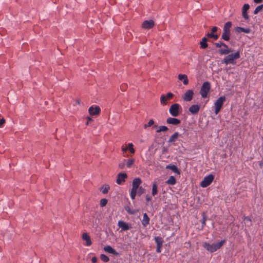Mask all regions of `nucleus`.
Wrapping results in <instances>:
<instances>
[{
  "label": "nucleus",
  "mask_w": 263,
  "mask_h": 263,
  "mask_svg": "<svg viewBox=\"0 0 263 263\" xmlns=\"http://www.w3.org/2000/svg\"><path fill=\"white\" fill-rule=\"evenodd\" d=\"M217 30H218V28L216 26H214L212 28L211 31L213 33H215V32H216L217 31Z\"/></svg>",
  "instance_id": "obj_45"
},
{
  "label": "nucleus",
  "mask_w": 263,
  "mask_h": 263,
  "mask_svg": "<svg viewBox=\"0 0 263 263\" xmlns=\"http://www.w3.org/2000/svg\"><path fill=\"white\" fill-rule=\"evenodd\" d=\"M232 23L231 22H227L224 25L221 39L226 41H228L230 39V29Z\"/></svg>",
  "instance_id": "obj_4"
},
{
  "label": "nucleus",
  "mask_w": 263,
  "mask_h": 263,
  "mask_svg": "<svg viewBox=\"0 0 263 263\" xmlns=\"http://www.w3.org/2000/svg\"><path fill=\"white\" fill-rule=\"evenodd\" d=\"M82 238L83 240L86 241L85 243L84 244V246H90L91 245L92 242L91 240L90 237L87 233H83L82 235Z\"/></svg>",
  "instance_id": "obj_16"
},
{
  "label": "nucleus",
  "mask_w": 263,
  "mask_h": 263,
  "mask_svg": "<svg viewBox=\"0 0 263 263\" xmlns=\"http://www.w3.org/2000/svg\"><path fill=\"white\" fill-rule=\"evenodd\" d=\"M206 215L204 213H202V226H204L205 224V221H206Z\"/></svg>",
  "instance_id": "obj_42"
},
{
  "label": "nucleus",
  "mask_w": 263,
  "mask_h": 263,
  "mask_svg": "<svg viewBox=\"0 0 263 263\" xmlns=\"http://www.w3.org/2000/svg\"><path fill=\"white\" fill-rule=\"evenodd\" d=\"M144 192V189L143 188L142 186H140L139 188V190H137V193H138L139 196H140L142 193H143Z\"/></svg>",
  "instance_id": "obj_41"
},
{
  "label": "nucleus",
  "mask_w": 263,
  "mask_h": 263,
  "mask_svg": "<svg viewBox=\"0 0 263 263\" xmlns=\"http://www.w3.org/2000/svg\"><path fill=\"white\" fill-rule=\"evenodd\" d=\"M154 22L153 20L145 21L142 23V27L145 29H149L154 26Z\"/></svg>",
  "instance_id": "obj_15"
},
{
  "label": "nucleus",
  "mask_w": 263,
  "mask_h": 263,
  "mask_svg": "<svg viewBox=\"0 0 263 263\" xmlns=\"http://www.w3.org/2000/svg\"><path fill=\"white\" fill-rule=\"evenodd\" d=\"M174 97V94L168 92L166 95H162L160 97V103L162 105H165L168 100H170Z\"/></svg>",
  "instance_id": "obj_10"
},
{
  "label": "nucleus",
  "mask_w": 263,
  "mask_h": 263,
  "mask_svg": "<svg viewBox=\"0 0 263 263\" xmlns=\"http://www.w3.org/2000/svg\"><path fill=\"white\" fill-rule=\"evenodd\" d=\"M110 189V186L108 184L103 185L101 189V191L103 194H107Z\"/></svg>",
  "instance_id": "obj_29"
},
{
  "label": "nucleus",
  "mask_w": 263,
  "mask_h": 263,
  "mask_svg": "<svg viewBox=\"0 0 263 263\" xmlns=\"http://www.w3.org/2000/svg\"><path fill=\"white\" fill-rule=\"evenodd\" d=\"M100 258L105 262H108L109 260V258L105 254H101L100 255Z\"/></svg>",
  "instance_id": "obj_35"
},
{
  "label": "nucleus",
  "mask_w": 263,
  "mask_h": 263,
  "mask_svg": "<svg viewBox=\"0 0 263 263\" xmlns=\"http://www.w3.org/2000/svg\"><path fill=\"white\" fill-rule=\"evenodd\" d=\"M158 193V186L157 183L154 181L152 184V195L153 196H155Z\"/></svg>",
  "instance_id": "obj_24"
},
{
  "label": "nucleus",
  "mask_w": 263,
  "mask_h": 263,
  "mask_svg": "<svg viewBox=\"0 0 263 263\" xmlns=\"http://www.w3.org/2000/svg\"><path fill=\"white\" fill-rule=\"evenodd\" d=\"M154 121H153V120L151 119L149 121V122L147 123V124H146L144 125V128L145 129H146L147 127L151 126L152 125L154 124Z\"/></svg>",
  "instance_id": "obj_36"
},
{
  "label": "nucleus",
  "mask_w": 263,
  "mask_h": 263,
  "mask_svg": "<svg viewBox=\"0 0 263 263\" xmlns=\"http://www.w3.org/2000/svg\"><path fill=\"white\" fill-rule=\"evenodd\" d=\"M107 203V200L106 199H102L100 200V206L102 207L104 206Z\"/></svg>",
  "instance_id": "obj_37"
},
{
  "label": "nucleus",
  "mask_w": 263,
  "mask_h": 263,
  "mask_svg": "<svg viewBox=\"0 0 263 263\" xmlns=\"http://www.w3.org/2000/svg\"><path fill=\"white\" fill-rule=\"evenodd\" d=\"M119 167L121 168V169H123L124 167V164L123 163H120L119 164Z\"/></svg>",
  "instance_id": "obj_46"
},
{
  "label": "nucleus",
  "mask_w": 263,
  "mask_h": 263,
  "mask_svg": "<svg viewBox=\"0 0 263 263\" xmlns=\"http://www.w3.org/2000/svg\"><path fill=\"white\" fill-rule=\"evenodd\" d=\"M127 163L126 165L127 167L128 168L131 167V166L133 165L135 160L134 159H129L126 160Z\"/></svg>",
  "instance_id": "obj_32"
},
{
  "label": "nucleus",
  "mask_w": 263,
  "mask_h": 263,
  "mask_svg": "<svg viewBox=\"0 0 263 263\" xmlns=\"http://www.w3.org/2000/svg\"><path fill=\"white\" fill-rule=\"evenodd\" d=\"M182 110L180 105L175 103L171 106L169 112L173 117H177L182 112Z\"/></svg>",
  "instance_id": "obj_6"
},
{
  "label": "nucleus",
  "mask_w": 263,
  "mask_h": 263,
  "mask_svg": "<svg viewBox=\"0 0 263 263\" xmlns=\"http://www.w3.org/2000/svg\"><path fill=\"white\" fill-rule=\"evenodd\" d=\"M168 130V128L165 126H160L157 130V133H160L161 132H165Z\"/></svg>",
  "instance_id": "obj_33"
},
{
  "label": "nucleus",
  "mask_w": 263,
  "mask_h": 263,
  "mask_svg": "<svg viewBox=\"0 0 263 263\" xmlns=\"http://www.w3.org/2000/svg\"><path fill=\"white\" fill-rule=\"evenodd\" d=\"M215 45L217 48L221 47V49L219 50V52L220 54H228L232 52V50L229 49L228 45L221 41H219L217 43H216Z\"/></svg>",
  "instance_id": "obj_5"
},
{
  "label": "nucleus",
  "mask_w": 263,
  "mask_h": 263,
  "mask_svg": "<svg viewBox=\"0 0 263 263\" xmlns=\"http://www.w3.org/2000/svg\"><path fill=\"white\" fill-rule=\"evenodd\" d=\"M87 123H86V124H87V125H88V122H89V121H91V117H88L87 118Z\"/></svg>",
  "instance_id": "obj_49"
},
{
  "label": "nucleus",
  "mask_w": 263,
  "mask_h": 263,
  "mask_svg": "<svg viewBox=\"0 0 263 263\" xmlns=\"http://www.w3.org/2000/svg\"><path fill=\"white\" fill-rule=\"evenodd\" d=\"M127 175L126 173H119L117 175V179L116 183L118 184H121L123 182H125V179L127 178Z\"/></svg>",
  "instance_id": "obj_13"
},
{
  "label": "nucleus",
  "mask_w": 263,
  "mask_h": 263,
  "mask_svg": "<svg viewBox=\"0 0 263 263\" xmlns=\"http://www.w3.org/2000/svg\"><path fill=\"white\" fill-rule=\"evenodd\" d=\"M263 9V5L258 6L254 11V14H256Z\"/></svg>",
  "instance_id": "obj_34"
},
{
  "label": "nucleus",
  "mask_w": 263,
  "mask_h": 263,
  "mask_svg": "<svg viewBox=\"0 0 263 263\" xmlns=\"http://www.w3.org/2000/svg\"><path fill=\"white\" fill-rule=\"evenodd\" d=\"M146 201H147V202H148V201H151V197H149V196H146Z\"/></svg>",
  "instance_id": "obj_48"
},
{
  "label": "nucleus",
  "mask_w": 263,
  "mask_h": 263,
  "mask_svg": "<svg viewBox=\"0 0 263 263\" xmlns=\"http://www.w3.org/2000/svg\"><path fill=\"white\" fill-rule=\"evenodd\" d=\"M245 220H248V221H250V218H248V217H246V218H245Z\"/></svg>",
  "instance_id": "obj_50"
},
{
  "label": "nucleus",
  "mask_w": 263,
  "mask_h": 263,
  "mask_svg": "<svg viewBox=\"0 0 263 263\" xmlns=\"http://www.w3.org/2000/svg\"><path fill=\"white\" fill-rule=\"evenodd\" d=\"M207 41H208V39L205 37H204L202 39V40L200 42V45L201 48L205 49L208 47V44L206 43Z\"/></svg>",
  "instance_id": "obj_25"
},
{
  "label": "nucleus",
  "mask_w": 263,
  "mask_h": 263,
  "mask_svg": "<svg viewBox=\"0 0 263 263\" xmlns=\"http://www.w3.org/2000/svg\"><path fill=\"white\" fill-rule=\"evenodd\" d=\"M118 227L123 231H127L132 228V225L122 220H119L118 222Z\"/></svg>",
  "instance_id": "obj_11"
},
{
  "label": "nucleus",
  "mask_w": 263,
  "mask_h": 263,
  "mask_svg": "<svg viewBox=\"0 0 263 263\" xmlns=\"http://www.w3.org/2000/svg\"><path fill=\"white\" fill-rule=\"evenodd\" d=\"M242 15L246 20H249L250 18L247 13V12L242 11Z\"/></svg>",
  "instance_id": "obj_40"
},
{
  "label": "nucleus",
  "mask_w": 263,
  "mask_h": 263,
  "mask_svg": "<svg viewBox=\"0 0 263 263\" xmlns=\"http://www.w3.org/2000/svg\"><path fill=\"white\" fill-rule=\"evenodd\" d=\"M121 149L123 152H126L127 151H129L133 154L135 153V150L134 148V145L132 143H129L127 144V147H125L124 146H122Z\"/></svg>",
  "instance_id": "obj_17"
},
{
  "label": "nucleus",
  "mask_w": 263,
  "mask_h": 263,
  "mask_svg": "<svg viewBox=\"0 0 263 263\" xmlns=\"http://www.w3.org/2000/svg\"><path fill=\"white\" fill-rule=\"evenodd\" d=\"M236 30L238 32H243L246 33H249L251 32L250 29L242 27H237Z\"/></svg>",
  "instance_id": "obj_28"
},
{
  "label": "nucleus",
  "mask_w": 263,
  "mask_h": 263,
  "mask_svg": "<svg viewBox=\"0 0 263 263\" xmlns=\"http://www.w3.org/2000/svg\"><path fill=\"white\" fill-rule=\"evenodd\" d=\"M104 250L109 253L117 255L118 253L116 251L113 249L110 246H106L104 247Z\"/></svg>",
  "instance_id": "obj_21"
},
{
  "label": "nucleus",
  "mask_w": 263,
  "mask_h": 263,
  "mask_svg": "<svg viewBox=\"0 0 263 263\" xmlns=\"http://www.w3.org/2000/svg\"><path fill=\"white\" fill-rule=\"evenodd\" d=\"M161 248H162V246H157L156 252L157 253H160Z\"/></svg>",
  "instance_id": "obj_44"
},
{
  "label": "nucleus",
  "mask_w": 263,
  "mask_h": 263,
  "mask_svg": "<svg viewBox=\"0 0 263 263\" xmlns=\"http://www.w3.org/2000/svg\"><path fill=\"white\" fill-rule=\"evenodd\" d=\"M88 112L91 116L98 115L100 112V108L98 106H92L89 108Z\"/></svg>",
  "instance_id": "obj_14"
},
{
  "label": "nucleus",
  "mask_w": 263,
  "mask_h": 263,
  "mask_svg": "<svg viewBox=\"0 0 263 263\" xmlns=\"http://www.w3.org/2000/svg\"><path fill=\"white\" fill-rule=\"evenodd\" d=\"M240 57L239 51H237L234 53L229 54L226 56L223 59V63L226 65L231 64H235L236 60Z\"/></svg>",
  "instance_id": "obj_2"
},
{
  "label": "nucleus",
  "mask_w": 263,
  "mask_h": 263,
  "mask_svg": "<svg viewBox=\"0 0 263 263\" xmlns=\"http://www.w3.org/2000/svg\"><path fill=\"white\" fill-rule=\"evenodd\" d=\"M225 240H222L220 242L210 244L206 242L202 243V247L210 252H214L220 249L221 246L224 243Z\"/></svg>",
  "instance_id": "obj_1"
},
{
  "label": "nucleus",
  "mask_w": 263,
  "mask_h": 263,
  "mask_svg": "<svg viewBox=\"0 0 263 263\" xmlns=\"http://www.w3.org/2000/svg\"><path fill=\"white\" fill-rule=\"evenodd\" d=\"M253 1L256 4H259L262 3L263 0H253Z\"/></svg>",
  "instance_id": "obj_47"
},
{
  "label": "nucleus",
  "mask_w": 263,
  "mask_h": 263,
  "mask_svg": "<svg viewBox=\"0 0 263 263\" xmlns=\"http://www.w3.org/2000/svg\"><path fill=\"white\" fill-rule=\"evenodd\" d=\"M250 8V5L248 4H245L243 5L242 8V11H245L247 12V11Z\"/></svg>",
  "instance_id": "obj_38"
},
{
  "label": "nucleus",
  "mask_w": 263,
  "mask_h": 263,
  "mask_svg": "<svg viewBox=\"0 0 263 263\" xmlns=\"http://www.w3.org/2000/svg\"><path fill=\"white\" fill-rule=\"evenodd\" d=\"M165 183L169 185H174L176 183V180L174 176H170Z\"/></svg>",
  "instance_id": "obj_27"
},
{
  "label": "nucleus",
  "mask_w": 263,
  "mask_h": 263,
  "mask_svg": "<svg viewBox=\"0 0 263 263\" xmlns=\"http://www.w3.org/2000/svg\"><path fill=\"white\" fill-rule=\"evenodd\" d=\"M91 261L92 263H96L98 261V258L96 256H93L91 258Z\"/></svg>",
  "instance_id": "obj_43"
},
{
  "label": "nucleus",
  "mask_w": 263,
  "mask_h": 263,
  "mask_svg": "<svg viewBox=\"0 0 263 263\" xmlns=\"http://www.w3.org/2000/svg\"><path fill=\"white\" fill-rule=\"evenodd\" d=\"M179 137V134L178 132H175L172 136L170 137L168 140V143H172L175 142L178 137Z\"/></svg>",
  "instance_id": "obj_26"
},
{
  "label": "nucleus",
  "mask_w": 263,
  "mask_h": 263,
  "mask_svg": "<svg viewBox=\"0 0 263 263\" xmlns=\"http://www.w3.org/2000/svg\"><path fill=\"white\" fill-rule=\"evenodd\" d=\"M166 168H169L171 169L173 172L177 174L178 175L180 174V171L178 168V167L173 164H169L166 165Z\"/></svg>",
  "instance_id": "obj_22"
},
{
  "label": "nucleus",
  "mask_w": 263,
  "mask_h": 263,
  "mask_svg": "<svg viewBox=\"0 0 263 263\" xmlns=\"http://www.w3.org/2000/svg\"><path fill=\"white\" fill-rule=\"evenodd\" d=\"M194 95V92L192 90H187L182 96V99L184 101L189 102L192 100Z\"/></svg>",
  "instance_id": "obj_12"
},
{
  "label": "nucleus",
  "mask_w": 263,
  "mask_h": 263,
  "mask_svg": "<svg viewBox=\"0 0 263 263\" xmlns=\"http://www.w3.org/2000/svg\"><path fill=\"white\" fill-rule=\"evenodd\" d=\"M206 36H207L208 37H209V38H213L215 40H216L217 39H218V38L219 37L218 35L214 34L212 32H211V33H208L206 34Z\"/></svg>",
  "instance_id": "obj_30"
},
{
  "label": "nucleus",
  "mask_w": 263,
  "mask_h": 263,
  "mask_svg": "<svg viewBox=\"0 0 263 263\" xmlns=\"http://www.w3.org/2000/svg\"><path fill=\"white\" fill-rule=\"evenodd\" d=\"M77 103L78 104H80V101H79V100H77Z\"/></svg>",
  "instance_id": "obj_51"
},
{
  "label": "nucleus",
  "mask_w": 263,
  "mask_h": 263,
  "mask_svg": "<svg viewBox=\"0 0 263 263\" xmlns=\"http://www.w3.org/2000/svg\"><path fill=\"white\" fill-rule=\"evenodd\" d=\"M226 101L225 96H221L217 100H216L214 103V112L217 115L220 110L224 102Z\"/></svg>",
  "instance_id": "obj_7"
},
{
  "label": "nucleus",
  "mask_w": 263,
  "mask_h": 263,
  "mask_svg": "<svg viewBox=\"0 0 263 263\" xmlns=\"http://www.w3.org/2000/svg\"><path fill=\"white\" fill-rule=\"evenodd\" d=\"M200 109V106L199 105L195 104L192 105L189 108V111L192 114H196L198 112Z\"/></svg>",
  "instance_id": "obj_18"
},
{
  "label": "nucleus",
  "mask_w": 263,
  "mask_h": 263,
  "mask_svg": "<svg viewBox=\"0 0 263 263\" xmlns=\"http://www.w3.org/2000/svg\"><path fill=\"white\" fill-rule=\"evenodd\" d=\"M155 240L157 244V246H162L163 240L161 237H156L155 238Z\"/></svg>",
  "instance_id": "obj_31"
},
{
  "label": "nucleus",
  "mask_w": 263,
  "mask_h": 263,
  "mask_svg": "<svg viewBox=\"0 0 263 263\" xmlns=\"http://www.w3.org/2000/svg\"><path fill=\"white\" fill-rule=\"evenodd\" d=\"M178 78L179 81H182L184 85H186L189 83V80L187 76L185 74H179L178 76Z\"/></svg>",
  "instance_id": "obj_20"
},
{
  "label": "nucleus",
  "mask_w": 263,
  "mask_h": 263,
  "mask_svg": "<svg viewBox=\"0 0 263 263\" xmlns=\"http://www.w3.org/2000/svg\"><path fill=\"white\" fill-rule=\"evenodd\" d=\"M166 122L168 124L172 125H178L180 123L181 121L180 120L175 118H168L166 120Z\"/></svg>",
  "instance_id": "obj_19"
},
{
  "label": "nucleus",
  "mask_w": 263,
  "mask_h": 263,
  "mask_svg": "<svg viewBox=\"0 0 263 263\" xmlns=\"http://www.w3.org/2000/svg\"><path fill=\"white\" fill-rule=\"evenodd\" d=\"M211 85L209 82H205L203 83L200 91V95L203 98L207 97Z\"/></svg>",
  "instance_id": "obj_8"
},
{
  "label": "nucleus",
  "mask_w": 263,
  "mask_h": 263,
  "mask_svg": "<svg viewBox=\"0 0 263 263\" xmlns=\"http://www.w3.org/2000/svg\"><path fill=\"white\" fill-rule=\"evenodd\" d=\"M142 223L143 226H146L149 223V218L146 213L143 214Z\"/></svg>",
  "instance_id": "obj_23"
},
{
  "label": "nucleus",
  "mask_w": 263,
  "mask_h": 263,
  "mask_svg": "<svg viewBox=\"0 0 263 263\" xmlns=\"http://www.w3.org/2000/svg\"><path fill=\"white\" fill-rule=\"evenodd\" d=\"M242 15L246 20H249L250 18L247 13V12L242 11Z\"/></svg>",
  "instance_id": "obj_39"
},
{
  "label": "nucleus",
  "mask_w": 263,
  "mask_h": 263,
  "mask_svg": "<svg viewBox=\"0 0 263 263\" xmlns=\"http://www.w3.org/2000/svg\"><path fill=\"white\" fill-rule=\"evenodd\" d=\"M214 178V176L212 174H210L204 177L200 183L201 186L202 187H207L213 182Z\"/></svg>",
  "instance_id": "obj_9"
},
{
  "label": "nucleus",
  "mask_w": 263,
  "mask_h": 263,
  "mask_svg": "<svg viewBox=\"0 0 263 263\" xmlns=\"http://www.w3.org/2000/svg\"><path fill=\"white\" fill-rule=\"evenodd\" d=\"M142 181L140 178H136L134 179L132 182V188L130 193V198L134 200L135 199L137 190L140 187V185L141 184Z\"/></svg>",
  "instance_id": "obj_3"
}]
</instances>
